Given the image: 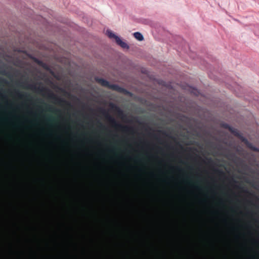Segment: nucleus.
<instances>
[{
    "label": "nucleus",
    "instance_id": "2eb2a0df",
    "mask_svg": "<svg viewBox=\"0 0 259 259\" xmlns=\"http://www.w3.org/2000/svg\"><path fill=\"white\" fill-rule=\"evenodd\" d=\"M188 182L189 184L191 185L193 187H194L195 188H198L197 183V182H192L191 181H189L188 180Z\"/></svg>",
    "mask_w": 259,
    "mask_h": 259
},
{
    "label": "nucleus",
    "instance_id": "412c9836",
    "mask_svg": "<svg viewBox=\"0 0 259 259\" xmlns=\"http://www.w3.org/2000/svg\"><path fill=\"white\" fill-rule=\"evenodd\" d=\"M223 259H228V256L226 254H223Z\"/></svg>",
    "mask_w": 259,
    "mask_h": 259
},
{
    "label": "nucleus",
    "instance_id": "7c9ffc66",
    "mask_svg": "<svg viewBox=\"0 0 259 259\" xmlns=\"http://www.w3.org/2000/svg\"><path fill=\"white\" fill-rule=\"evenodd\" d=\"M236 237H237V238H238L239 236L238 235H237Z\"/></svg>",
    "mask_w": 259,
    "mask_h": 259
},
{
    "label": "nucleus",
    "instance_id": "7ed1b4c3",
    "mask_svg": "<svg viewBox=\"0 0 259 259\" xmlns=\"http://www.w3.org/2000/svg\"><path fill=\"white\" fill-rule=\"evenodd\" d=\"M100 112L105 117L106 119L114 127L120 128L122 131L126 132H132L134 131V128L132 127L127 126H122V125L118 123L115 119L111 116L105 109L101 108Z\"/></svg>",
    "mask_w": 259,
    "mask_h": 259
},
{
    "label": "nucleus",
    "instance_id": "20e7f679",
    "mask_svg": "<svg viewBox=\"0 0 259 259\" xmlns=\"http://www.w3.org/2000/svg\"><path fill=\"white\" fill-rule=\"evenodd\" d=\"M96 80L103 87H107L110 89L117 91L119 93L124 94L125 95L131 94V93L125 89L122 88L117 84H110L108 81L103 78L97 77L96 78Z\"/></svg>",
    "mask_w": 259,
    "mask_h": 259
},
{
    "label": "nucleus",
    "instance_id": "4468645a",
    "mask_svg": "<svg viewBox=\"0 0 259 259\" xmlns=\"http://www.w3.org/2000/svg\"><path fill=\"white\" fill-rule=\"evenodd\" d=\"M236 187L238 189H242V191L245 193L250 194L247 189H245L244 187H241L240 185H236Z\"/></svg>",
    "mask_w": 259,
    "mask_h": 259
},
{
    "label": "nucleus",
    "instance_id": "f8f14e48",
    "mask_svg": "<svg viewBox=\"0 0 259 259\" xmlns=\"http://www.w3.org/2000/svg\"><path fill=\"white\" fill-rule=\"evenodd\" d=\"M134 35L135 37L138 40L141 41L144 39L143 36L142 35V34L141 33H140L139 32H135L134 33Z\"/></svg>",
    "mask_w": 259,
    "mask_h": 259
},
{
    "label": "nucleus",
    "instance_id": "ddd939ff",
    "mask_svg": "<svg viewBox=\"0 0 259 259\" xmlns=\"http://www.w3.org/2000/svg\"><path fill=\"white\" fill-rule=\"evenodd\" d=\"M17 94L21 98H27V97H28L29 96V95L28 94H27V93L20 94L19 92H17Z\"/></svg>",
    "mask_w": 259,
    "mask_h": 259
},
{
    "label": "nucleus",
    "instance_id": "9d476101",
    "mask_svg": "<svg viewBox=\"0 0 259 259\" xmlns=\"http://www.w3.org/2000/svg\"><path fill=\"white\" fill-rule=\"evenodd\" d=\"M110 107L114 109L117 113V114L119 116H123V112L122 110H121L118 107L113 103H111L110 105Z\"/></svg>",
    "mask_w": 259,
    "mask_h": 259
},
{
    "label": "nucleus",
    "instance_id": "aec40b11",
    "mask_svg": "<svg viewBox=\"0 0 259 259\" xmlns=\"http://www.w3.org/2000/svg\"><path fill=\"white\" fill-rule=\"evenodd\" d=\"M231 181H232L233 183H234V184H237L238 183V181H237L236 180H235L234 178H233L231 179Z\"/></svg>",
    "mask_w": 259,
    "mask_h": 259
},
{
    "label": "nucleus",
    "instance_id": "a878e982",
    "mask_svg": "<svg viewBox=\"0 0 259 259\" xmlns=\"http://www.w3.org/2000/svg\"><path fill=\"white\" fill-rule=\"evenodd\" d=\"M100 124L101 125V127H104L102 125V124H101V123H100Z\"/></svg>",
    "mask_w": 259,
    "mask_h": 259
},
{
    "label": "nucleus",
    "instance_id": "dca6fc26",
    "mask_svg": "<svg viewBox=\"0 0 259 259\" xmlns=\"http://www.w3.org/2000/svg\"><path fill=\"white\" fill-rule=\"evenodd\" d=\"M219 172L224 180H227L228 179L223 171L220 170Z\"/></svg>",
    "mask_w": 259,
    "mask_h": 259
},
{
    "label": "nucleus",
    "instance_id": "f03ea898",
    "mask_svg": "<svg viewBox=\"0 0 259 259\" xmlns=\"http://www.w3.org/2000/svg\"><path fill=\"white\" fill-rule=\"evenodd\" d=\"M213 168H211V259H214V227H213V203H214V178Z\"/></svg>",
    "mask_w": 259,
    "mask_h": 259
},
{
    "label": "nucleus",
    "instance_id": "f257e3e1",
    "mask_svg": "<svg viewBox=\"0 0 259 259\" xmlns=\"http://www.w3.org/2000/svg\"><path fill=\"white\" fill-rule=\"evenodd\" d=\"M27 88L30 89L35 90L40 93H47L48 97L49 99L54 100L59 104H65L67 105H70L69 102L63 99L57 97L56 95L52 93L51 91L47 88L44 87L36 88V87L34 85H28Z\"/></svg>",
    "mask_w": 259,
    "mask_h": 259
},
{
    "label": "nucleus",
    "instance_id": "2f4dec72",
    "mask_svg": "<svg viewBox=\"0 0 259 259\" xmlns=\"http://www.w3.org/2000/svg\"><path fill=\"white\" fill-rule=\"evenodd\" d=\"M211 140H212V138H213V137H212V135H211Z\"/></svg>",
    "mask_w": 259,
    "mask_h": 259
},
{
    "label": "nucleus",
    "instance_id": "6ab92c4d",
    "mask_svg": "<svg viewBox=\"0 0 259 259\" xmlns=\"http://www.w3.org/2000/svg\"><path fill=\"white\" fill-rule=\"evenodd\" d=\"M0 83L6 84L7 83V81L5 79L0 77Z\"/></svg>",
    "mask_w": 259,
    "mask_h": 259
},
{
    "label": "nucleus",
    "instance_id": "a211bd4d",
    "mask_svg": "<svg viewBox=\"0 0 259 259\" xmlns=\"http://www.w3.org/2000/svg\"><path fill=\"white\" fill-rule=\"evenodd\" d=\"M222 189L224 191H226V193L227 194V195H229V192L228 191H227V187L226 186H223L221 187Z\"/></svg>",
    "mask_w": 259,
    "mask_h": 259
},
{
    "label": "nucleus",
    "instance_id": "9b49d317",
    "mask_svg": "<svg viewBox=\"0 0 259 259\" xmlns=\"http://www.w3.org/2000/svg\"><path fill=\"white\" fill-rule=\"evenodd\" d=\"M222 126L224 128L228 130L233 135L236 132V131L237 130V129L232 127L231 126H230L229 124H228L227 123H222Z\"/></svg>",
    "mask_w": 259,
    "mask_h": 259
},
{
    "label": "nucleus",
    "instance_id": "4be33fe9",
    "mask_svg": "<svg viewBox=\"0 0 259 259\" xmlns=\"http://www.w3.org/2000/svg\"><path fill=\"white\" fill-rule=\"evenodd\" d=\"M247 213H248V214H251L252 215H253V211H252L248 210V211H247Z\"/></svg>",
    "mask_w": 259,
    "mask_h": 259
},
{
    "label": "nucleus",
    "instance_id": "423d86ee",
    "mask_svg": "<svg viewBox=\"0 0 259 259\" xmlns=\"http://www.w3.org/2000/svg\"><path fill=\"white\" fill-rule=\"evenodd\" d=\"M234 135L238 137L240 140L243 142L245 145L250 150L255 152H259V148L253 146L252 144L249 142L246 138L242 136V135L238 131V130L236 131V132L234 134Z\"/></svg>",
    "mask_w": 259,
    "mask_h": 259
},
{
    "label": "nucleus",
    "instance_id": "b1692460",
    "mask_svg": "<svg viewBox=\"0 0 259 259\" xmlns=\"http://www.w3.org/2000/svg\"><path fill=\"white\" fill-rule=\"evenodd\" d=\"M212 147H213L212 146V142H211V150H212ZM211 157H212L213 155L212 150H211Z\"/></svg>",
    "mask_w": 259,
    "mask_h": 259
},
{
    "label": "nucleus",
    "instance_id": "393cba45",
    "mask_svg": "<svg viewBox=\"0 0 259 259\" xmlns=\"http://www.w3.org/2000/svg\"><path fill=\"white\" fill-rule=\"evenodd\" d=\"M255 221L256 222H257L258 221L257 219H255Z\"/></svg>",
    "mask_w": 259,
    "mask_h": 259
},
{
    "label": "nucleus",
    "instance_id": "6e6552de",
    "mask_svg": "<svg viewBox=\"0 0 259 259\" xmlns=\"http://www.w3.org/2000/svg\"><path fill=\"white\" fill-rule=\"evenodd\" d=\"M106 34L109 38H114L116 42L122 48H128V45L125 42L122 41L118 36H116L111 31L109 30H107Z\"/></svg>",
    "mask_w": 259,
    "mask_h": 259
},
{
    "label": "nucleus",
    "instance_id": "bb28decb",
    "mask_svg": "<svg viewBox=\"0 0 259 259\" xmlns=\"http://www.w3.org/2000/svg\"><path fill=\"white\" fill-rule=\"evenodd\" d=\"M51 108H52V107H51V106H49V110H50V111H51V110H50V109H51Z\"/></svg>",
    "mask_w": 259,
    "mask_h": 259
},
{
    "label": "nucleus",
    "instance_id": "1a4fd4ad",
    "mask_svg": "<svg viewBox=\"0 0 259 259\" xmlns=\"http://www.w3.org/2000/svg\"><path fill=\"white\" fill-rule=\"evenodd\" d=\"M222 241L223 245L227 246L229 250H231L230 241L226 235H222Z\"/></svg>",
    "mask_w": 259,
    "mask_h": 259
},
{
    "label": "nucleus",
    "instance_id": "39448f33",
    "mask_svg": "<svg viewBox=\"0 0 259 259\" xmlns=\"http://www.w3.org/2000/svg\"><path fill=\"white\" fill-rule=\"evenodd\" d=\"M234 135L238 137L240 140L243 142L245 145L250 150L255 152H259V148L253 146L252 144L249 142L246 138L242 136V135L238 131V130L236 131V132L234 134Z\"/></svg>",
    "mask_w": 259,
    "mask_h": 259
},
{
    "label": "nucleus",
    "instance_id": "cd10ccee",
    "mask_svg": "<svg viewBox=\"0 0 259 259\" xmlns=\"http://www.w3.org/2000/svg\"><path fill=\"white\" fill-rule=\"evenodd\" d=\"M207 154H208V156L210 154L209 151H208Z\"/></svg>",
    "mask_w": 259,
    "mask_h": 259
},
{
    "label": "nucleus",
    "instance_id": "c85d7f7f",
    "mask_svg": "<svg viewBox=\"0 0 259 259\" xmlns=\"http://www.w3.org/2000/svg\"><path fill=\"white\" fill-rule=\"evenodd\" d=\"M56 111H57V112H60V110H58V109H57V110L56 109Z\"/></svg>",
    "mask_w": 259,
    "mask_h": 259
},
{
    "label": "nucleus",
    "instance_id": "f3484780",
    "mask_svg": "<svg viewBox=\"0 0 259 259\" xmlns=\"http://www.w3.org/2000/svg\"><path fill=\"white\" fill-rule=\"evenodd\" d=\"M224 152V153L223 154V155L225 157H228L229 155H230L229 151L228 150H227V149H225Z\"/></svg>",
    "mask_w": 259,
    "mask_h": 259
},
{
    "label": "nucleus",
    "instance_id": "0eeeda50",
    "mask_svg": "<svg viewBox=\"0 0 259 259\" xmlns=\"http://www.w3.org/2000/svg\"><path fill=\"white\" fill-rule=\"evenodd\" d=\"M219 201L221 205H222V210L223 211V216L222 217V222L226 225L227 227H230V222L228 220V218L227 217V211L225 209V205L226 204V200L225 198L221 196L219 199Z\"/></svg>",
    "mask_w": 259,
    "mask_h": 259
},
{
    "label": "nucleus",
    "instance_id": "c756f323",
    "mask_svg": "<svg viewBox=\"0 0 259 259\" xmlns=\"http://www.w3.org/2000/svg\"><path fill=\"white\" fill-rule=\"evenodd\" d=\"M209 141H208V142H207L208 147L209 146Z\"/></svg>",
    "mask_w": 259,
    "mask_h": 259
},
{
    "label": "nucleus",
    "instance_id": "5701e85b",
    "mask_svg": "<svg viewBox=\"0 0 259 259\" xmlns=\"http://www.w3.org/2000/svg\"><path fill=\"white\" fill-rule=\"evenodd\" d=\"M47 120L49 122H51L53 121L52 118H48Z\"/></svg>",
    "mask_w": 259,
    "mask_h": 259
}]
</instances>
